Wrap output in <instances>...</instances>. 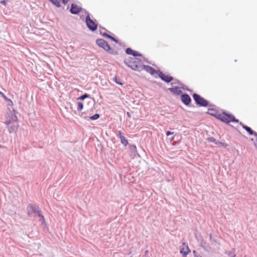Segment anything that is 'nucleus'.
<instances>
[{
	"label": "nucleus",
	"mask_w": 257,
	"mask_h": 257,
	"mask_svg": "<svg viewBox=\"0 0 257 257\" xmlns=\"http://www.w3.org/2000/svg\"><path fill=\"white\" fill-rule=\"evenodd\" d=\"M173 134V133H172V132H170V131H168V132H167V133H166V135H167V136H169V135H172V134Z\"/></svg>",
	"instance_id": "27"
},
{
	"label": "nucleus",
	"mask_w": 257,
	"mask_h": 257,
	"mask_svg": "<svg viewBox=\"0 0 257 257\" xmlns=\"http://www.w3.org/2000/svg\"><path fill=\"white\" fill-rule=\"evenodd\" d=\"M27 209L29 215H30L32 212H36L38 210H39V208L36 206H33L30 205L28 206Z\"/></svg>",
	"instance_id": "15"
},
{
	"label": "nucleus",
	"mask_w": 257,
	"mask_h": 257,
	"mask_svg": "<svg viewBox=\"0 0 257 257\" xmlns=\"http://www.w3.org/2000/svg\"><path fill=\"white\" fill-rule=\"evenodd\" d=\"M88 97L89 95H88L87 94H85L78 98L77 99L83 100L86 98H88Z\"/></svg>",
	"instance_id": "20"
},
{
	"label": "nucleus",
	"mask_w": 257,
	"mask_h": 257,
	"mask_svg": "<svg viewBox=\"0 0 257 257\" xmlns=\"http://www.w3.org/2000/svg\"><path fill=\"white\" fill-rule=\"evenodd\" d=\"M1 95L5 99V100H8V97L2 92H0Z\"/></svg>",
	"instance_id": "23"
},
{
	"label": "nucleus",
	"mask_w": 257,
	"mask_h": 257,
	"mask_svg": "<svg viewBox=\"0 0 257 257\" xmlns=\"http://www.w3.org/2000/svg\"><path fill=\"white\" fill-rule=\"evenodd\" d=\"M80 10H81V8L79 7H78L77 5H75V4H72L71 5L70 12L72 14H77L80 12Z\"/></svg>",
	"instance_id": "12"
},
{
	"label": "nucleus",
	"mask_w": 257,
	"mask_h": 257,
	"mask_svg": "<svg viewBox=\"0 0 257 257\" xmlns=\"http://www.w3.org/2000/svg\"><path fill=\"white\" fill-rule=\"evenodd\" d=\"M182 87H175L169 88V90L173 93L179 95L182 92Z\"/></svg>",
	"instance_id": "10"
},
{
	"label": "nucleus",
	"mask_w": 257,
	"mask_h": 257,
	"mask_svg": "<svg viewBox=\"0 0 257 257\" xmlns=\"http://www.w3.org/2000/svg\"><path fill=\"white\" fill-rule=\"evenodd\" d=\"M157 75L162 80L168 83L171 82L173 80L172 77L166 75L160 71L158 72Z\"/></svg>",
	"instance_id": "8"
},
{
	"label": "nucleus",
	"mask_w": 257,
	"mask_h": 257,
	"mask_svg": "<svg viewBox=\"0 0 257 257\" xmlns=\"http://www.w3.org/2000/svg\"><path fill=\"white\" fill-rule=\"evenodd\" d=\"M86 23L88 28L92 31H95L97 28L96 22L91 19L89 15L86 18Z\"/></svg>",
	"instance_id": "5"
},
{
	"label": "nucleus",
	"mask_w": 257,
	"mask_h": 257,
	"mask_svg": "<svg viewBox=\"0 0 257 257\" xmlns=\"http://www.w3.org/2000/svg\"><path fill=\"white\" fill-rule=\"evenodd\" d=\"M61 0H50L54 5H55L57 7H59L60 6V2Z\"/></svg>",
	"instance_id": "17"
},
{
	"label": "nucleus",
	"mask_w": 257,
	"mask_h": 257,
	"mask_svg": "<svg viewBox=\"0 0 257 257\" xmlns=\"http://www.w3.org/2000/svg\"><path fill=\"white\" fill-rule=\"evenodd\" d=\"M181 100L186 105H189L191 102V98L188 94H183L181 96Z\"/></svg>",
	"instance_id": "11"
},
{
	"label": "nucleus",
	"mask_w": 257,
	"mask_h": 257,
	"mask_svg": "<svg viewBox=\"0 0 257 257\" xmlns=\"http://www.w3.org/2000/svg\"><path fill=\"white\" fill-rule=\"evenodd\" d=\"M242 127L246 131L248 134L250 135H254L255 136H257V134L256 133H253V132L252 131V130L248 126H245V125H243L242 126Z\"/></svg>",
	"instance_id": "16"
},
{
	"label": "nucleus",
	"mask_w": 257,
	"mask_h": 257,
	"mask_svg": "<svg viewBox=\"0 0 257 257\" xmlns=\"http://www.w3.org/2000/svg\"><path fill=\"white\" fill-rule=\"evenodd\" d=\"M196 257H201V256H200V255H198V256H196Z\"/></svg>",
	"instance_id": "32"
},
{
	"label": "nucleus",
	"mask_w": 257,
	"mask_h": 257,
	"mask_svg": "<svg viewBox=\"0 0 257 257\" xmlns=\"http://www.w3.org/2000/svg\"><path fill=\"white\" fill-rule=\"evenodd\" d=\"M119 137L120 138L121 143L123 144L124 146H126L128 144L127 140L125 139V138L122 135L121 131H119Z\"/></svg>",
	"instance_id": "14"
},
{
	"label": "nucleus",
	"mask_w": 257,
	"mask_h": 257,
	"mask_svg": "<svg viewBox=\"0 0 257 257\" xmlns=\"http://www.w3.org/2000/svg\"><path fill=\"white\" fill-rule=\"evenodd\" d=\"M96 42L100 47L102 48L104 50L106 51L110 50V46L104 40L102 39H97Z\"/></svg>",
	"instance_id": "6"
},
{
	"label": "nucleus",
	"mask_w": 257,
	"mask_h": 257,
	"mask_svg": "<svg viewBox=\"0 0 257 257\" xmlns=\"http://www.w3.org/2000/svg\"><path fill=\"white\" fill-rule=\"evenodd\" d=\"M193 253H196V251L194 250V251H193Z\"/></svg>",
	"instance_id": "31"
},
{
	"label": "nucleus",
	"mask_w": 257,
	"mask_h": 257,
	"mask_svg": "<svg viewBox=\"0 0 257 257\" xmlns=\"http://www.w3.org/2000/svg\"><path fill=\"white\" fill-rule=\"evenodd\" d=\"M212 114L217 119L226 123H228L230 122H238V120L235 119V117L230 114L222 112L216 113Z\"/></svg>",
	"instance_id": "3"
},
{
	"label": "nucleus",
	"mask_w": 257,
	"mask_h": 257,
	"mask_svg": "<svg viewBox=\"0 0 257 257\" xmlns=\"http://www.w3.org/2000/svg\"><path fill=\"white\" fill-rule=\"evenodd\" d=\"M7 0H3L1 2V4L4 5V6L7 5Z\"/></svg>",
	"instance_id": "24"
},
{
	"label": "nucleus",
	"mask_w": 257,
	"mask_h": 257,
	"mask_svg": "<svg viewBox=\"0 0 257 257\" xmlns=\"http://www.w3.org/2000/svg\"><path fill=\"white\" fill-rule=\"evenodd\" d=\"M216 144L218 145V146H223V147H226L228 146V145L227 144L221 143V142H220L216 143Z\"/></svg>",
	"instance_id": "21"
},
{
	"label": "nucleus",
	"mask_w": 257,
	"mask_h": 257,
	"mask_svg": "<svg viewBox=\"0 0 257 257\" xmlns=\"http://www.w3.org/2000/svg\"><path fill=\"white\" fill-rule=\"evenodd\" d=\"M180 251L184 257H186V256L191 252V250L189 249L188 244L183 242L181 245Z\"/></svg>",
	"instance_id": "7"
},
{
	"label": "nucleus",
	"mask_w": 257,
	"mask_h": 257,
	"mask_svg": "<svg viewBox=\"0 0 257 257\" xmlns=\"http://www.w3.org/2000/svg\"><path fill=\"white\" fill-rule=\"evenodd\" d=\"M216 112L214 113V114H215ZM211 115H213L212 114H214V112H212V113H210Z\"/></svg>",
	"instance_id": "30"
},
{
	"label": "nucleus",
	"mask_w": 257,
	"mask_h": 257,
	"mask_svg": "<svg viewBox=\"0 0 257 257\" xmlns=\"http://www.w3.org/2000/svg\"><path fill=\"white\" fill-rule=\"evenodd\" d=\"M125 52L126 54H130V55H132L134 56V57H135L136 56H141V54H140L139 53V52H137V51H135L134 50H133L131 48H127L125 50Z\"/></svg>",
	"instance_id": "13"
},
{
	"label": "nucleus",
	"mask_w": 257,
	"mask_h": 257,
	"mask_svg": "<svg viewBox=\"0 0 257 257\" xmlns=\"http://www.w3.org/2000/svg\"><path fill=\"white\" fill-rule=\"evenodd\" d=\"M6 101H8L12 106L13 105V102L12 100H11L10 99L8 98V100H7Z\"/></svg>",
	"instance_id": "25"
},
{
	"label": "nucleus",
	"mask_w": 257,
	"mask_h": 257,
	"mask_svg": "<svg viewBox=\"0 0 257 257\" xmlns=\"http://www.w3.org/2000/svg\"><path fill=\"white\" fill-rule=\"evenodd\" d=\"M193 97L197 104L203 106H207L208 105V101L204 99L203 97H201L197 94H194Z\"/></svg>",
	"instance_id": "4"
},
{
	"label": "nucleus",
	"mask_w": 257,
	"mask_h": 257,
	"mask_svg": "<svg viewBox=\"0 0 257 257\" xmlns=\"http://www.w3.org/2000/svg\"><path fill=\"white\" fill-rule=\"evenodd\" d=\"M5 124L10 133L15 132L17 130L18 119L14 110L6 116Z\"/></svg>",
	"instance_id": "1"
},
{
	"label": "nucleus",
	"mask_w": 257,
	"mask_h": 257,
	"mask_svg": "<svg viewBox=\"0 0 257 257\" xmlns=\"http://www.w3.org/2000/svg\"><path fill=\"white\" fill-rule=\"evenodd\" d=\"M99 117V115L97 113L93 115L90 116L89 118L91 120H96Z\"/></svg>",
	"instance_id": "18"
},
{
	"label": "nucleus",
	"mask_w": 257,
	"mask_h": 257,
	"mask_svg": "<svg viewBox=\"0 0 257 257\" xmlns=\"http://www.w3.org/2000/svg\"><path fill=\"white\" fill-rule=\"evenodd\" d=\"M142 67H143V69L149 73L151 75L158 74V72H159V71L156 70L155 69L150 66H145L143 65Z\"/></svg>",
	"instance_id": "9"
},
{
	"label": "nucleus",
	"mask_w": 257,
	"mask_h": 257,
	"mask_svg": "<svg viewBox=\"0 0 257 257\" xmlns=\"http://www.w3.org/2000/svg\"><path fill=\"white\" fill-rule=\"evenodd\" d=\"M83 108V104L82 102H78L77 103V109L78 110H81Z\"/></svg>",
	"instance_id": "19"
},
{
	"label": "nucleus",
	"mask_w": 257,
	"mask_h": 257,
	"mask_svg": "<svg viewBox=\"0 0 257 257\" xmlns=\"http://www.w3.org/2000/svg\"><path fill=\"white\" fill-rule=\"evenodd\" d=\"M134 147L135 149V150H136V149H137L136 146H134ZM136 151H137V150H136Z\"/></svg>",
	"instance_id": "29"
},
{
	"label": "nucleus",
	"mask_w": 257,
	"mask_h": 257,
	"mask_svg": "<svg viewBox=\"0 0 257 257\" xmlns=\"http://www.w3.org/2000/svg\"><path fill=\"white\" fill-rule=\"evenodd\" d=\"M114 80L115 82V83H116L117 84L120 85H122L123 84L121 82H120L118 80L116 76H115L114 78Z\"/></svg>",
	"instance_id": "22"
},
{
	"label": "nucleus",
	"mask_w": 257,
	"mask_h": 257,
	"mask_svg": "<svg viewBox=\"0 0 257 257\" xmlns=\"http://www.w3.org/2000/svg\"><path fill=\"white\" fill-rule=\"evenodd\" d=\"M124 62L128 67L136 71H139L143 66L142 61L135 57L126 58Z\"/></svg>",
	"instance_id": "2"
},
{
	"label": "nucleus",
	"mask_w": 257,
	"mask_h": 257,
	"mask_svg": "<svg viewBox=\"0 0 257 257\" xmlns=\"http://www.w3.org/2000/svg\"><path fill=\"white\" fill-rule=\"evenodd\" d=\"M3 147L0 145V148H2Z\"/></svg>",
	"instance_id": "33"
},
{
	"label": "nucleus",
	"mask_w": 257,
	"mask_h": 257,
	"mask_svg": "<svg viewBox=\"0 0 257 257\" xmlns=\"http://www.w3.org/2000/svg\"><path fill=\"white\" fill-rule=\"evenodd\" d=\"M108 38H109V39H110L111 40H113V41H114L116 42V40L114 39V38H113V37H112L110 36V35H109V36H108Z\"/></svg>",
	"instance_id": "26"
},
{
	"label": "nucleus",
	"mask_w": 257,
	"mask_h": 257,
	"mask_svg": "<svg viewBox=\"0 0 257 257\" xmlns=\"http://www.w3.org/2000/svg\"><path fill=\"white\" fill-rule=\"evenodd\" d=\"M103 36L105 37H106V38H108V36H109V35L106 34V33H104L103 35H102Z\"/></svg>",
	"instance_id": "28"
}]
</instances>
